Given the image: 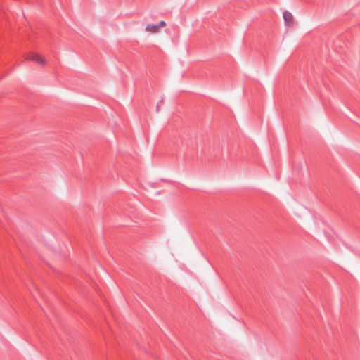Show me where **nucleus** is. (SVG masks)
<instances>
[{
    "instance_id": "nucleus-1",
    "label": "nucleus",
    "mask_w": 360,
    "mask_h": 360,
    "mask_svg": "<svg viewBox=\"0 0 360 360\" xmlns=\"http://www.w3.org/2000/svg\"><path fill=\"white\" fill-rule=\"evenodd\" d=\"M26 59L33 60V61L40 64L41 65H44L46 63L45 60L41 56H39L37 53L31 54Z\"/></svg>"
},
{
    "instance_id": "nucleus-2",
    "label": "nucleus",
    "mask_w": 360,
    "mask_h": 360,
    "mask_svg": "<svg viewBox=\"0 0 360 360\" xmlns=\"http://www.w3.org/2000/svg\"><path fill=\"white\" fill-rule=\"evenodd\" d=\"M283 16L286 25L292 26L293 25V16L290 12L288 11H284Z\"/></svg>"
},
{
    "instance_id": "nucleus-3",
    "label": "nucleus",
    "mask_w": 360,
    "mask_h": 360,
    "mask_svg": "<svg viewBox=\"0 0 360 360\" xmlns=\"http://www.w3.org/2000/svg\"><path fill=\"white\" fill-rule=\"evenodd\" d=\"M146 30L151 33H158L159 32L160 29L157 25L148 24L146 27Z\"/></svg>"
},
{
    "instance_id": "nucleus-4",
    "label": "nucleus",
    "mask_w": 360,
    "mask_h": 360,
    "mask_svg": "<svg viewBox=\"0 0 360 360\" xmlns=\"http://www.w3.org/2000/svg\"><path fill=\"white\" fill-rule=\"evenodd\" d=\"M164 103V98H162L161 100L159 101V102L157 104V106H156V112H158L160 110V108L161 106V105H162Z\"/></svg>"
},
{
    "instance_id": "nucleus-5",
    "label": "nucleus",
    "mask_w": 360,
    "mask_h": 360,
    "mask_svg": "<svg viewBox=\"0 0 360 360\" xmlns=\"http://www.w3.org/2000/svg\"><path fill=\"white\" fill-rule=\"evenodd\" d=\"M165 25H166V22L165 21L162 20L157 25H158V28L160 29V27L165 26Z\"/></svg>"
}]
</instances>
